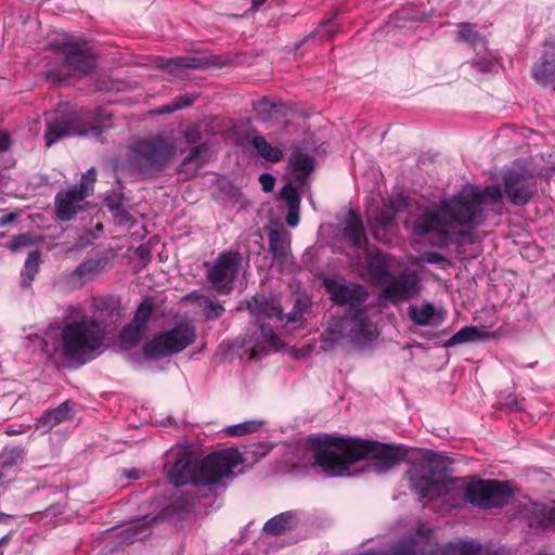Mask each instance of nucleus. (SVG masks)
I'll list each match as a JSON object with an SVG mask.
<instances>
[{
  "mask_svg": "<svg viewBox=\"0 0 555 555\" xmlns=\"http://www.w3.org/2000/svg\"><path fill=\"white\" fill-rule=\"evenodd\" d=\"M73 417L72 408L68 401L62 402L52 410L46 411L37 421V427L44 431L51 430L56 425Z\"/></svg>",
  "mask_w": 555,
  "mask_h": 555,
  "instance_id": "nucleus-29",
  "label": "nucleus"
},
{
  "mask_svg": "<svg viewBox=\"0 0 555 555\" xmlns=\"http://www.w3.org/2000/svg\"><path fill=\"white\" fill-rule=\"evenodd\" d=\"M240 255L236 251L221 253L215 262L209 266L206 273L207 281L220 294L229 295L233 289V282L237 275Z\"/></svg>",
  "mask_w": 555,
  "mask_h": 555,
  "instance_id": "nucleus-14",
  "label": "nucleus"
},
{
  "mask_svg": "<svg viewBox=\"0 0 555 555\" xmlns=\"http://www.w3.org/2000/svg\"><path fill=\"white\" fill-rule=\"evenodd\" d=\"M153 309L154 307L151 302H149L147 300L142 301L137 308L133 320L131 322L139 325L141 328L145 331L146 323L149 322L152 315Z\"/></svg>",
  "mask_w": 555,
  "mask_h": 555,
  "instance_id": "nucleus-45",
  "label": "nucleus"
},
{
  "mask_svg": "<svg viewBox=\"0 0 555 555\" xmlns=\"http://www.w3.org/2000/svg\"><path fill=\"white\" fill-rule=\"evenodd\" d=\"M261 425L262 422L247 421L227 427L225 433L231 437H242L258 431Z\"/></svg>",
  "mask_w": 555,
  "mask_h": 555,
  "instance_id": "nucleus-42",
  "label": "nucleus"
},
{
  "mask_svg": "<svg viewBox=\"0 0 555 555\" xmlns=\"http://www.w3.org/2000/svg\"><path fill=\"white\" fill-rule=\"evenodd\" d=\"M175 112H177V108H176L175 104H172V101L169 103H166L164 105H160L155 109V113L158 115L171 114Z\"/></svg>",
  "mask_w": 555,
  "mask_h": 555,
  "instance_id": "nucleus-60",
  "label": "nucleus"
},
{
  "mask_svg": "<svg viewBox=\"0 0 555 555\" xmlns=\"http://www.w3.org/2000/svg\"><path fill=\"white\" fill-rule=\"evenodd\" d=\"M64 64L73 72L90 75L96 67L95 55L87 43L66 42L61 47Z\"/></svg>",
  "mask_w": 555,
  "mask_h": 555,
  "instance_id": "nucleus-15",
  "label": "nucleus"
},
{
  "mask_svg": "<svg viewBox=\"0 0 555 555\" xmlns=\"http://www.w3.org/2000/svg\"><path fill=\"white\" fill-rule=\"evenodd\" d=\"M94 319L105 332V338L112 330L121 324L124 312L118 299L114 297H105L95 304Z\"/></svg>",
  "mask_w": 555,
  "mask_h": 555,
  "instance_id": "nucleus-19",
  "label": "nucleus"
},
{
  "mask_svg": "<svg viewBox=\"0 0 555 555\" xmlns=\"http://www.w3.org/2000/svg\"><path fill=\"white\" fill-rule=\"evenodd\" d=\"M13 479L11 475V470H4L3 464H1L0 468V487L7 486Z\"/></svg>",
  "mask_w": 555,
  "mask_h": 555,
  "instance_id": "nucleus-61",
  "label": "nucleus"
},
{
  "mask_svg": "<svg viewBox=\"0 0 555 555\" xmlns=\"http://www.w3.org/2000/svg\"><path fill=\"white\" fill-rule=\"evenodd\" d=\"M297 515L294 511L283 512L263 525V532L270 535H280L293 530L297 526Z\"/></svg>",
  "mask_w": 555,
  "mask_h": 555,
  "instance_id": "nucleus-30",
  "label": "nucleus"
},
{
  "mask_svg": "<svg viewBox=\"0 0 555 555\" xmlns=\"http://www.w3.org/2000/svg\"><path fill=\"white\" fill-rule=\"evenodd\" d=\"M199 307H202L203 314L207 320H217L225 311L220 302L214 301L209 297L203 298Z\"/></svg>",
  "mask_w": 555,
  "mask_h": 555,
  "instance_id": "nucleus-43",
  "label": "nucleus"
},
{
  "mask_svg": "<svg viewBox=\"0 0 555 555\" xmlns=\"http://www.w3.org/2000/svg\"><path fill=\"white\" fill-rule=\"evenodd\" d=\"M446 314L443 310H436L429 301H424L420 306L411 305L408 308L409 318L415 325L420 326H438L444 321Z\"/></svg>",
  "mask_w": 555,
  "mask_h": 555,
  "instance_id": "nucleus-23",
  "label": "nucleus"
},
{
  "mask_svg": "<svg viewBox=\"0 0 555 555\" xmlns=\"http://www.w3.org/2000/svg\"><path fill=\"white\" fill-rule=\"evenodd\" d=\"M112 120L113 114L105 108H98L93 114L85 115L77 113L60 114L47 121L44 139L99 138L108 134V129L113 127Z\"/></svg>",
  "mask_w": 555,
  "mask_h": 555,
  "instance_id": "nucleus-6",
  "label": "nucleus"
},
{
  "mask_svg": "<svg viewBox=\"0 0 555 555\" xmlns=\"http://www.w3.org/2000/svg\"><path fill=\"white\" fill-rule=\"evenodd\" d=\"M468 64L475 68L478 73L488 74L493 69V62L487 57H478L468 62Z\"/></svg>",
  "mask_w": 555,
  "mask_h": 555,
  "instance_id": "nucleus-51",
  "label": "nucleus"
},
{
  "mask_svg": "<svg viewBox=\"0 0 555 555\" xmlns=\"http://www.w3.org/2000/svg\"><path fill=\"white\" fill-rule=\"evenodd\" d=\"M541 516L544 525H555V504L543 505Z\"/></svg>",
  "mask_w": 555,
  "mask_h": 555,
  "instance_id": "nucleus-53",
  "label": "nucleus"
},
{
  "mask_svg": "<svg viewBox=\"0 0 555 555\" xmlns=\"http://www.w3.org/2000/svg\"><path fill=\"white\" fill-rule=\"evenodd\" d=\"M23 457V449L14 447L11 449H5L1 455V464H3L4 470H12L13 467L21 461Z\"/></svg>",
  "mask_w": 555,
  "mask_h": 555,
  "instance_id": "nucleus-46",
  "label": "nucleus"
},
{
  "mask_svg": "<svg viewBox=\"0 0 555 555\" xmlns=\"http://www.w3.org/2000/svg\"><path fill=\"white\" fill-rule=\"evenodd\" d=\"M203 298H206V296L198 294L196 291L185 296V299L192 300L196 302L198 306H201V302H203Z\"/></svg>",
  "mask_w": 555,
  "mask_h": 555,
  "instance_id": "nucleus-63",
  "label": "nucleus"
},
{
  "mask_svg": "<svg viewBox=\"0 0 555 555\" xmlns=\"http://www.w3.org/2000/svg\"><path fill=\"white\" fill-rule=\"evenodd\" d=\"M18 218L17 211H12L7 215L0 217V227H7L8 224L14 222Z\"/></svg>",
  "mask_w": 555,
  "mask_h": 555,
  "instance_id": "nucleus-59",
  "label": "nucleus"
},
{
  "mask_svg": "<svg viewBox=\"0 0 555 555\" xmlns=\"http://www.w3.org/2000/svg\"><path fill=\"white\" fill-rule=\"evenodd\" d=\"M197 98L198 96L193 93L180 94L172 99V104H175L177 111H180L192 106Z\"/></svg>",
  "mask_w": 555,
  "mask_h": 555,
  "instance_id": "nucleus-52",
  "label": "nucleus"
},
{
  "mask_svg": "<svg viewBox=\"0 0 555 555\" xmlns=\"http://www.w3.org/2000/svg\"><path fill=\"white\" fill-rule=\"evenodd\" d=\"M196 333L192 325L178 324L169 331L157 334L144 344L142 351L147 359H159L179 353L195 341Z\"/></svg>",
  "mask_w": 555,
  "mask_h": 555,
  "instance_id": "nucleus-11",
  "label": "nucleus"
},
{
  "mask_svg": "<svg viewBox=\"0 0 555 555\" xmlns=\"http://www.w3.org/2000/svg\"><path fill=\"white\" fill-rule=\"evenodd\" d=\"M34 245V240L30 233H22L15 235L11 238V241L7 244V247L11 251H16L22 247H30Z\"/></svg>",
  "mask_w": 555,
  "mask_h": 555,
  "instance_id": "nucleus-50",
  "label": "nucleus"
},
{
  "mask_svg": "<svg viewBox=\"0 0 555 555\" xmlns=\"http://www.w3.org/2000/svg\"><path fill=\"white\" fill-rule=\"evenodd\" d=\"M299 208L300 207H294L289 208L286 215V223L295 228L299 223Z\"/></svg>",
  "mask_w": 555,
  "mask_h": 555,
  "instance_id": "nucleus-55",
  "label": "nucleus"
},
{
  "mask_svg": "<svg viewBox=\"0 0 555 555\" xmlns=\"http://www.w3.org/2000/svg\"><path fill=\"white\" fill-rule=\"evenodd\" d=\"M192 507V496L180 493L173 496L170 508L176 513H189Z\"/></svg>",
  "mask_w": 555,
  "mask_h": 555,
  "instance_id": "nucleus-47",
  "label": "nucleus"
},
{
  "mask_svg": "<svg viewBox=\"0 0 555 555\" xmlns=\"http://www.w3.org/2000/svg\"><path fill=\"white\" fill-rule=\"evenodd\" d=\"M504 193L516 206L528 204L537 192V176L525 160H516L502 176Z\"/></svg>",
  "mask_w": 555,
  "mask_h": 555,
  "instance_id": "nucleus-10",
  "label": "nucleus"
},
{
  "mask_svg": "<svg viewBox=\"0 0 555 555\" xmlns=\"http://www.w3.org/2000/svg\"><path fill=\"white\" fill-rule=\"evenodd\" d=\"M257 154L270 163H279L283 159V151L279 146H272L269 141H251Z\"/></svg>",
  "mask_w": 555,
  "mask_h": 555,
  "instance_id": "nucleus-40",
  "label": "nucleus"
},
{
  "mask_svg": "<svg viewBox=\"0 0 555 555\" xmlns=\"http://www.w3.org/2000/svg\"><path fill=\"white\" fill-rule=\"evenodd\" d=\"M212 153L207 141L192 147L190 153L184 157L180 168L183 170L189 165H194L195 169L203 167L211 159Z\"/></svg>",
  "mask_w": 555,
  "mask_h": 555,
  "instance_id": "nucleus-34",
  "label": "nucleus"
},
{
  "mask_svg": "<svg viewBox=\"0 0 555 555\" xmlns=\"http://www.w3.org/2000/svg\"><path fill=\"white\" fill-rule=\"evenodd\" d=\"M359 461L371 459L374 469L382 474L406 461L410 448L403 444H388L371 439L357 438Z\"/></svg>",
  "mask_w": 555,
  "mask_h": 555,
  "instance_id": "nucleus-12",
  "label": "nucleus"
},
{
  "mask_svg": "<svg viewBox=\"0 0 555 555\" xmlns=\"http://www.w3.org/2000/svg\"><path fill=\"white\" fill-rule=\"evenodd\" d=\"M376 327L369 317V308L353 313H344L340 320L331 324L323 334V340L331 344L349 338L356 345H365L376 338Z\"/></svg>",
  "mask_w": 555,
  "mask_h": 555,
  "instance_id": "nucleus-7",
  "label": "nucleus"
},
{
  "mask_svg": "<svg viewBox=\"0 0 555 555\" xmlns=\"http://www.w3.org/2000/svg\"><path fill=\"white\" fill-rule=\"evenodd\" d=\"M206 65L205 60L196 56L162 57L157 61V66L171 75H179L184 69H202Z\"/></svg>",
  "mask_w": 555,
  "mask_h": 555,
  "instance_id": "nucleus-27",
  "label": "nucleus"
},
{
  "mask_svg": "<svg viewBox=\"0 0 555 555\" xmlns=\"http://www.w3.org/2000/svg\"><path fill=\"white\" fill-rule=\"evenodd\" d=\"M202 135L217 137L221 139H264L253 129L248 118L233 120L220 116H210L199 125L189 128L184 139H202Z\"/></svg>",
  "mask_w": 555,
  "mask_h": 555,
  "instance_id": "nucleus-8",
  "label": "nucleus"
},
{
  "mask_svg": "<svg viewBox=\"0 0 555 555\" xmlns=\"http://www.w3.org/2000/svg\"><path fill=\"white\" fill-rule=\"evenodd\" d=\"M317 152V147H310L308 145L296 144L292 147L288 157V168L296 175L295 177L298 182L305 183L315 170Z\"/></svg>",
  "mask_w": 555,
  "mask_h": 555,
  "instance_id": "nucleus-18",
  "label": "nucleus"
},
{
  "mask_svg": "<svg viewBox=\"0 0 555 555\" xmlns=\"http://www.w3.org/2000/svg\"><path fill=\"white\" fill-rule=\"evenodd\" d=\"M418 460L408 470L411 491L420 499L435 500L455 492L454 507L469 504L481 509L503 507L512 496L507 482L496 479L468 478L447 479L448 457L427 449H420Z\"/></svg>",
  "mask_w": 555,
  "mask_h": 555,
  "instance_id": "nucleus-1",
  "label": "nucleus"
},
{
  "mask_svg": "<svg viewBox=\"0 0 555 555\" xmlns=\"http://www.w3.org/2000/svg\"><path fill=\"white\" fill-rule=\"evenodd\" d=\"M457 40L466 42L473 48H476L478 44H486L485 37L476 31L474 25L468 22H463L457 25Z\"/></svg>",
  "mask_w": 555,
  "mask_h": 555,
  "instance_id": "nucleus-39",
  "label": "nucleus"
},
{
  "mask_svg": "<svg viewBox=\"0 0 555 555\" xmlns=\"http://www.w3.org/2000/svg\"><path fill=\"white\" fill-rule=\"evenodd\" d=\"M41 263V251L39 249H35L28 254L24 262V267L21 273V287L29 288L39 273Z\"/></svg>",
  "mask_w": 555,
  "mask_h": 555,
  "instance_id": "nucleus-33",
  "label": "nucleus"
},
{
  "mask_svg": "<svg viewBox=\"0 0 555 555\" xmlns=\"http://www.w3.org/2000/svg\"><path fill=\"white\" fill-rule=\"evenodd\" d=\"M105 204L108 209L115 214V216L119 217L120 221H129L131 219V216L124 207V195L113 194L107 196L105 198Z\"/></svg>",
  "mask_w": 555,
  "mask_h": 555,
  "instance_id": "nucleus-41",
  "label": "nucleus"
},
{
  "mask_svg": "<svg viewBox=\"0 0 555 555\" xmlns=\"http://www.w3.org/2000/svg\"><path fill=\"white\" fill-rule=\"evenodd\" d=\"M479 545L472 541L449 542L440 551L438 555H478Z\"/></svg>",
  "mask_w": 555,
  "mask_h": 555,
  "instance_id": "nucleus-37",
  "label": "nucleus"
},
{
  "mask_svg": "<svg viewBox=\"0 0 555 555\" xmlns=\"http://www.w3.org/2000/svg\"><path fill=\"white\" fill-rule=\"evenodd\" d=\"M366 268L372 280L379 285L386 282V280L391 275L387 257L379 250L367 255Z\"/></svg>",
  "mask_w": 555,
  "mask_h": 555,
  "instance_id": "nucleus-31",
  "label": "nucleus"
},
{
  "mask_svg": "<svg viewBox=\"0 0 555 555\" xmlns=\"http://www.w3.org/2000/svg\"><path fill=\"white\" fill-rule=\"evenodd\" d=\"M416 276L401 273L391 274L382 286V296L393 305L410 300L417 293Z\"/></svg>",
  "mask_w": 555,
  "mask_h": 555,
  "instance_id": "nucleus-16",
  "label": "nucleus"
},
{
  "mask_svg": "<svg viewBox=\"0 0 555 555\" xmlns=\"http://www.w3.org/2000/svg\"><path fill=\"white\" fill-rule=\"evenodd\" d=\"M254 109L263 124L269 127L286 126L295 116V112L281 101L262 98L254 102Z\"/></svg>",
  "mask_w": 555,
  "mask_h": 555,
  "instance_id": "nucleus-17",
  "label": "nucleus"
},
{
  "mask_svg": "<svg viewBox=\"0 0 555 555\" xmlns=\"http://www.w3.org/2000/svg\"><path fill=\"white\" fill-rule=\"evenodd\" d=\"M259 183L261 184L262 191L269 193L274 189L275 178L272 175L264 172L259 176Z\"/></svg>",
  "mask_w": 555,
  "mask_h": 555,
  "instance_id": "nucleus-54",
  "label": "nucleus"
},
{
  "mask_svg": "<svg viewBox=\"0 0 555 555\" xmlns=\"http://www.w3.org/2000/svg\"><path fill=\"white\" fill-rule=\"evenodd\" d=\"M85 199L83 194L74 188L59 192L54 199L56 219L62 222L74 220L83 210Z\"/></svg>",
  "mask_w": 555,
  "mask_h": 555,
  "instance_id": "nucleus-21",
  "label": "nucleus"
},
{
  "mask_svg": "<svg viewBox=\"0 0 555 555\" xmlns=\"http://www.w3.org/2000/svg\"><path fill=\"white\" fill-rule=\"evenodd\" d=\"M341 235L350 247L361 249L367 245V236L362 218L354 211L349 210L343 221Z\"/></svg>",
  "mask_w": 555,
  "mask_h": 555,
  "instance_id": "nucleus-22",
  "label": "nucleus"
},
{
  "mask_svg": "<svg viewBox=\"0 0 555 555\" xmlns=\"http://www.w3.org/2000/svg\"><path fill=\"white\" fill-rule=\"evenodd\" d=\"M258 332L257 344L250 348V359L258 360L266 356L268 353L267 347L274 351L283 348L284 345L270 324L260 323Z\"/></svg>",
  "mask_w": 555,
  "mask_h": 555,
  "instance_id": "nucleus-24",
  "label": "nucleus"
},
{
  "mask_svg": "<svg viewBox=\"0 0 555 555\" xmlns=\"http://www.w3.org/2000/svg\"><path fill=\"white\" fill-rule=\"evenodd\" d=\"M175 154L173 141H135L130 162L139 172L154 175L163 171Z\"/></svg>",
  "mask_w": 555,
  "mask_h": 555,
  "instance_id": "nucleus-9",
  "label": "nucleus"
},
{
  "mask_svg": "<svg viewBox=\"0 0 555 555\" xmlns=\"http://www.w3.org/2000/svg\"><path fill=\"white\" fill-rule=\"evenodd\" d=\"M425 260L429 263H440L446 260L444 256L437 251H429L425 254Z\"/></svg>",
  "mask_w": 555,
  "mask_h": 555,
  "instance_id": "nucleus-58",
  "label": "nucleus"
},
{
  "mask_svg": "<svg viewBox=\"0 0 555 555\" xmlns=\"http://www.w3.org/2000/svg\"><path fill=\"white\" fill-rule=\"evenodd\" d=\"M95 181L96 170L94 168H90L82 175L80 182L73 188L76 189L77 192H81L83 196L87 197L93 193Z\"/></svg>",
  "mask_w": 555,
  "mask_h": 555,
  "instance_id": "nucleus-44",
  "label": "nucleus"
},
{
  "mask_svg": "<svg viewBox=\"0 0 555 555\" xmlns=\"http://www.w3.org/2000/svg\"><path fill=\"white\" fill-rule=\"evenodd\" d=\"M240 463L241 454L225 449L212 452L199 462L189 453H182L173 463H166L164 469L168 481L177 487L188 483L214 486L232 476Z\"/></svg>",
  "mask_w": 555,
  "mask_h": 555,
  "instance_id": "nucleus-3",
  "label": "nucleus"
},
{
  "mask_svg": "<svg viewBox=\"0 0 555 555\" xmlns=\"http://www.w3.org/2000/svg\"><path fill=\"white\" fill-rule=\"evenodd\" d=\"M269 253L274 260L284 261L289 251V237L286 231L271 229L269 231Z\"/></svg>",
  "mask_w": 555,
  "mask_h": 555,
  "instance_id": "nucleus-32",
  "label": "nucleus"
},
{
  "mask_svg": "<svg viewBox=\"0 0 555 555\" xmlns=\"http://www.w3.org/2000/svg\"><path fill=\"white\" fill-rule=\"evenodd\" d=\"M534 79L542 85L551 83L555 79V44L547 43L539 63L534 64Z\"/></svg>",
  "mask_w": 555,
  "mask_h": 555,
  "instance_id": "nucleus-26",
  "label": "nucleus"
},
{
  "mask_svg": "<svg viewBox=\"0 0 555 555\" xmlns=\"http://www.w3.org/2000/svg\"><path fill=\"white\" fill-rule=\"evenodd\" d=\"M104 264L102 259H87L72 272V278L83 285L86 281L100 273L104 269Z\"/></svg>",
  "mask_w": 555,
  "mask_h": 555,
  "instance_id": "nucleus-35",
  "label": "nucleus"
},
{
  "mask_svg": "<svg viewBox=\"0 0 555 555\" xmlns=\"http://www.w3.org/2000/svg\"><path fill=\"white\" fill-rule=\"evenodd\" d=\"M389 555H438V548L424 539L404 538L392 545Z\"/></svg>",
  "mask_w": 555,
  "mask_h": 555,
  "instance_id": "nucleus-25",
  "label": "nucleus"
},
{
  "mask_svg": "<svg viewBox=\"0 0 555 555\" xmlns=\"http://www.w3.org/2000/svg\"><path fill=\"white\" fill-rule=\"evenodd\" d=\"M332 302L338 307H346L345 313L367 308V289L358 283L339 282L333 278H325L322 283Z\"/></svg>",
  "mask_w": 555,
  "mask_h": 555,
  "instance_id": "nucleus-13",
  "label": "nucleus"
},
{
  "mask_svg": "<svg viewBox=\"0 0 555 555\" xmlns=\"http://www.w3.org/2000/svg\"><path fill=\"white\" fill-rule=\"evenodd\" d=\"M159 519V516H144L131 521L125 529L121 530V540L127 543H133L134 541L147 538L152 533V524Z\"/></svg>",
  "mask_w": 555,
  "mask_h": 555,
  "instance_id": "nucleus-28",
  "label": "nucleus"
},
{
  "mask_svg": "<svg viewBox=\"0 0 555 555\" xmlns=\"http://www.w3.org/2000/svg\"><path fill=\"white\" fill-rule=\"evenodd\" d=\"M403 128L400 126H393L389 127L388 129H380L376 135L382 137V139H385L389 133L391 135H401Z\"/></svg>",
  "mask_w": 555,
  "mask_h": 555,
  "instance_id": "nucleus-57",
  "label": "nucleus"
},
{
  "mask_svg": "<svg viewBox=\"0 0 555 555\" xmlns=\"http://www.w3.org/2000/svg\"><path fill=\"white\" fill-rule=\"evenodd\" d=\"M243 309L248 310L257 322L271 318H276L281 322L284 321L281 305L274 298L267 297L263 294H257L242 302L237 310Z\"/></svg>",
  "mask_w": 555,
  "mask_h": 555,
  "instance_id": "nucleus-20",
  "label": "nucleus"
},
{
  "mask_svg": "<svg viewBox=\"0 0 555 555\" xmlns=\"http://www.w3.org/2000/svg\"><path fill=\"white\" fill-rule=\"evenodd\" d=\"M281 197L286 201L287 208L300 207V196L296 188L291 184H286L282 188Z\"/></svg>",
  "mask_w": 555,
  "mask_h": 555,
  "instance_id": "nucleus-49",
  "label": "nucleus"
},
{
  "mask_svg": "<svg viewBox=\"0 0 555 555\" xmlns=\"http://www.w3.org/2000/svg\"><path fill=\"white\" fill-rule=\"evenodd\" d=\"M532 133L531 129L528 128H515L513 126H505L501 128L495 138L513 139L517 137L528 138Z\"/></svg>",
  "mask_w": 555,
  "mask_h": 555,
  "instance_id": "nucleus-48",
  "label": "nucleus"
},
{
  "mask_svg": "<svg viewBox=\"0 0 555 555\" xmlns=\"http://www.w3.org/2000/svg\"><path fill=\"white\" fill-rule=\"evenodd\" d=\"M143 334L144 330L139 325L132 322L128 323L121 328L118 336L121 348L125 350L133 348L141 341Z\"/></svg>",
  "mask_w": 555,
  "mask_h": 555,
  "instance_id": "nucleus-36",
  "label": "nucleus"
},
{
  "mask_svg": "<svg viewBox=\"0 0 555 555\" xmlns=\"http://www.w3.org/2000/svg\"><path fill=\"white\" fill-rule=\"evenodd\" d=\"M376 222L383 229H388L392 224V222H393V217L391 215L386 214V212H380L376 217Z\"/></svg>",
  "mask_w": 555,
  "mask_h": 555,
  "instance_id": "nucleus-56",
  "label": "nucleus"
},
{
  "mask_svg": "<svg viewBox=\"0 0 555 555\" xmlns=\"http://www.w3.org/2000/svg\"><path fill=\"white\" fill-rule=\"evenodd\" d=\"M487 334L476 326H465L456 332L446 344V347H453L455 345L476 341L483 338Z\"/></svg>",
  "mask_w": 555,
  "mask_h": 555,
  "instance_id": "nucleus-38",
  "label": "nucleus"
},
{
  "mask_svg": "<svg viewBox=\"0 0 555 555\" xmlns=\"http://www.w3.org/2000/svg\"><path fill=\"white\" fill-rule=\"evenodd\" d=\"M307 444L312 451L313 466L320 467L327 477L343 476L359 462L356 437L310 435Z\"/></svg>",
  "mask_w": 555,
  "mask_h": 555,
  "instance_id": "nucleus-5",
  "label": "nucleus"
},
{
  "mask_svg": "<svg viewBox=\"0 0 555 555\" xmlns=\"http://www.w3.org/2000/svg\"><path fill=\"white\" fill-rule=\"evenodd\" d=\"M283 317H284V320H286L287 323H295V322H297L299 320V313L295 312V311H293V312H291V313H288L286 315L283 314Z\"/></svg>",
  "mask_w": 555,
  "mask_h": 555,
  "instance_id": "nucleus-64",
  "label": "nucleus"
},
{
  "mask_svg": "<svg viewBox=\"0 0 555 555\" xmlns=\"http://www.w3.org/2000/svg\"><path fill=\"white\" fill-rule=\"evenodd\" d=\"M502 198L503 191L499 184L485 189L466 184L459 193L425 209L414 221V232L418 235L435 233L437 246H448L451 233L457 228L470 231L483 225L488 219L485 205L488 202L496 204Z\"/></svg>",
  "mask_w": 555,
  "mask_h": 555,
  "instance_id": "nucleus-2",
  "label": "nucleus"
},
{
  "mask_svg": "<svg viewBox=\"0 0 555 555\" xmlns=\"http://www.w3.org/2000/svg\"><path fill=\"white\" fill-rule=\"evenodd\" d=\"M105 340L103 326L93 317L85 313L63 324L60 332V353L64 360L83 364L87 357L96 352Z\"/></svg>",
  "mask_w": 555,
  "mask_h": 555,
  "instance_id": "nucleus-4",
  "label": "nucleus"
},
{
  "mask_svg": "<svg viewBox=\"0 0 555 555\" xmlns=\"http://www.w3.org/2000/svg\"><path fill=\"white\" fill-rule=\"evenodd\" d=\"M135 254L141 260H149L151 258L150 250L142 245L137 248Z\"/></svg>",
  "mask_w": 555,
  "mask_h": 555,
  "instance_id": "nucleus-62",
  "label": "nucleus"
}]
</instances>
